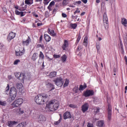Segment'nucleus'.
Returning a JSON list of instances; mask_svg holds the SVG:
<instances>
[{"instance_id": "nucleus-1", "label": "nucleus", "mask_w": 127, "mask_h": 127, "mask_svg": "<svg viewBox=\"0 0 127 127\" xmlns=\"http://www.w3.org/2000/svg\"><path fill=\"white\" fill-rule=\"evenodd\" d=\"M59 108V103L56 100H52L50 101L45 108V111L46 112H55L57 110H58Z\"/></svg>"}, {"instance_id": "nucleus-2", "label": "nucleus", "mask_w": 127, "mask_h": 127, "mask_svg": "<svg viewBox=\"0 0 127 127\" xmlns=\"http://www.w3.org/2000/svg\"><path fill=\"white\" fill-rule=\"evenodd\" d=\"M48 95L45 93L38 94L35 97V102L38 105H44L47 102Z\"/></svg>"}, {"instance_id": "nucleus-3", "label": "nucleus", "mask_w": 127, "mask_h": 127, "mask_svg": "<svg viewBox=\"0 0 127 127\" xmlns=\"http://www.w3.org/2000/svg\"><path fill=\"white\" fill-rule=\"evenodd\" d=\"M16 88H15V87L14 86L11 87L9 90L10 98L11 101H14V100H15V98H16Z\"/></svg>"}, {"instance_id": "nucleus-4", "label": "nucleus", "mask_w": 127, "mask_h": 127, "mask_svg": "<svg viewBox=\"0 0 127 127\" xmlns=\"http://www.w3.org/2000/svg\"><path fill=\"white\" fill-rule=\"evenodd\" d=\"M103 24L104 28L106 30L109 29V19H108V15H107V13H104L103 15Z\"/></svg>"}, {"instance_id": "nucleus-5", "label": "nucleus", "mask_w": 127, "mask_h": 127, "mask_svg": "<svg viewBox=\"0 0 127 127\" xmlns=\"http://www.w3.org/2000/svg\"><path fill=\"white\" fill-rule=\"evenodd\" d=\"M24 53H25L24 48H18L15 51V55L16 57H20V56L24 55Z\"/></svg>"}, {"instance_id": "nucleus-6", "label": "nucleus", "mask_w": 127, "mask_h": 127, "mask_svg": "<svg viewBox=\"0 0 127 127\" xmlns=\"http://www.w3.org/2000/svg\"><path fill=\"white\" fill-rule=\"evenodd\" d=\"M54 82L58 87H62L64 84V79L61 77H57L54 80Z\"/></svg>"}, {"instance_id": "nucleus-7", "label": "nucleus", "mask_w": 127, "mask_h": 127, "mask_svg": "<svg viewBox=\"0 0 127 127\" xmlns=\"http://www.w3.org/2000/svg\"><path fill=\"white\" fill-rule=\"evenodd\" d=\"M23 103V99L22 98H20L16 99L12 104V107L14 108H17V107H19L21 106Z\"/></svg>"}, {"instance_id": "nucleus-8", "label": "nucleus", "mask_w": 127, "mask_h": 127, "mask_svg": "<svg viewBox=\"0 0 127 127\" xmlns=\"http://www.w3.org/2000/svg\"><path fill=\"white\" fill-rule=\"evenodd\" d=\"M94 90H86L85 91L83 92V96L86 98L88 97H92V96H94Z\"/></svg>"}, {"instance_id": "nucleus-9", "label": "nucleus", "mask_w": 127, "mask_h": 127, "mask_svg": "<svg viewBox=\"0 0 127 127\" xmlns=\"http://www.w3.org/2000/svg\"><path fill=\"white\" fill-rule=\"evenodd\" d=\"M37 121L40 124H43V123L46 122V117L43 115H39L37 117Z\"/></svg>"}, {"instance_id": "nucleus-10", "label": "nucleus", "mask_w": 127, "mask_h": 127, "mask_svg": "<svg viewBox=\"0 0 127 127\" xmlns=\"http://www.w3.org/2000/svg\"><path fill=\"white\" fill-rule=\"evenodd\" d=\"M108 115L107 118L108 121H111L112 120V106L109 104L108 106Z\"/></svg>"}, {"instance_id": "nucleus-11", "label": "nucleus", "mask_w": 127, "mask_h": 127, "mask_svg": "<svg viewBox=\"0 0 127 127\" xmlns=\"http://www.w3.org/2000/svg\"><path fill=\"white\" fill-rule=\"evenodd\" d=\"M15 35L16 34L11 32L9 33V34L8 35L7 39L8 40V41H9V42H10V41L12 40V39H13V38H14V37H15Z\"/></svg>"}, {"instance_id": "nucleus-12", "label": "nucleus", "mask_w": 127, "mask_h": 127, "mask_svg": "<svg viewBox=\"0 0 127 127\" xmlns=\"http://www.w3.org/2000/svg\"><path fill=\"white\" fill-rule=\"evenodd\" d=\"M69 47V42L68 40H64V44L62 46V48L64 51L66 50V48H68Z\"/></svg>"}, {"instance_id": "nucleus-13", "label": "nucleus", "mask_w": 127, "mask_h": 127, "mask_svg": "<svg viewBox=\"0 0 127 127\" xmlns=\"http://www.w3.org/2000/svg\"><path fill=\"white\" fill-rule=\"evenodd\" d=\"M47 32L51 36H52L53 37H55L56 35H57V34L55 33V31L54 30L50 29V28H48L47 30Z\"/></svg>"}, {"instance_id": "nucleus-14", "label": "nucleus", "mask_w": 127, "mask_h": 127, "mask_svg": "<svg viewBox=\"0 0 127 127\" xmlns=\"http://www.w3.org/2000/svg\"><path fill=\"white\" fill-rule=\"evenodd\" d=\"M72 118V115L71 113L68 111H66L64 114V119L67 120V119H71Z\"/></svg>"}, {"instance_id": "nucleus-15", "label": "nucleus", "mask_w": 127, "mask_h": 127, "mask_svg": "<svg viewBox=\"0 0 127 127\" xmlns=\"http://www.w3.org/2000/svg\"><path fill=\"white\" fill-rule=\"evenodd\" d=\"M13 111L16 113V115H17L18 116L19 115H22L24 113V111L21 110V108L14 109Z\"/></svg>"}, {"instance_id": "nucleus-16", "label": "nucleus", "mask_w": 127, "mask_h": 127, "mask_svg": "<svg viewBox=\"0 0 127 127\" xmlns=\"http://www.w3.org/2000/svg\"><path fill=\"white\" fill-rule=\"evenodd\" d=\"M89 109V104L88 103L84 104L81 107V110L83 113H85L86 111H88Z\"/></svg>"}, {"instance_id": "nucleus-17", "label": "nucleus", "mask_w": 127, "mask_h": 127, "mask_svg": "<svg viewBox=\"0 0 127 127\" xmlns=\"http://www.w3.org/2000/svg\"><path fill=\"white\" fill-rule=\"evenodd\" d=\"M31 40L30 38L28 37L26 41L22 42L23 45L24 46H28V45H29V42H30Z\"/></svg>"}, {"instance_id": "nucleus-18", "label": "nucleus", "mask_w": 127, "mask_h": 127, "mask_svg": "<svg viewBox=\"0 0 127 127\" xmlns=\"http://www.w3.org/2000/svg\"><path fill=\"white\" fill-rule=\"evenodd\" d=\"M44 37L46 42H50V41H51V37H50V36H49L47 34H45L44 35Z\"/></svg>"}, {"instance_id": "nucleus-19", "label": "nucleus", "mask_w": 127, "mask_h": 127, "mask_svg": "<svg viewBox=\"0 0 127 127\" xmlns=\"http://www.w3.org/2000/svg\"><path fill=\"white\" fill-rule=\"evenodd\" d=\"M120 43L119 44V47L121 50V53L124 54L125 51L124 50V45L123 44V41L122 40L120 39Z\"/></svg>"}, {"instance_id": "nucleus-20", "label": "nucleus", "mask_w": 127, "mask_h": 127, "mask_svg": "<svg viewBox=\"0 0 127 127\" xmlns=\"http://www.w3.org/2000/svg\"><path fill=\"white\" fill-rule=\"evenodd\" d=\"M83 45H84V46H85V47H88V36H86L84 37V39L83 42Z\"/></svg>"}, {"instance_id": "nucleus-21", "label": "nucleus", "mask_w": 127, "mask_h": 127, "mask_svg": "<svg viewBox=\"0 0 127 127\" xmlns=\"http://www.w3.org/2000/svg\"><path fill=\"white\" fill-rule=\"evenodd\" d=\"M39 57V60L38 61V63H39L40 60H44V54H43V53L42 52H40Z\"/></svg>"}, {"instance_id": "nucleus-22", "label": "nucleus", "mask_w": 127, "mask_h": 127, "mask_svg": "<svg viewBox=\"0 0 127 127\" xmlns=\"http://www.w3.org/2000/svg\"><path fill=\"white\" fill-rule=\"evenodd\" d=\"M121 20V23L124 25V26L127 27V19L125 18H122Z\"/></svg>"}, {"instance_id": "nucleus-23", "label": "nucleus", "mask_w": 127, "mask_h": 127, "mask_svg": "<svg viewBox=\"0 0 127 127\" xmlns=\"http://www.w3.org/2000/svg\"><path fill=\"white\" fill-rule=\"evenodd\" d=\"M87 88V84L86 83H84V85H79V91H84L85 89Z\"/></svg>"}, {"instance_id": "nucleus-24", "label": "nucleus", "mask_w": 127, "mask_h": 127, "mask_svg": "<svg viewBox=\"0 0 127 127\" xmlns=\"http://www.w3.org/2000/svg\"><path fill=\"white\" fill-rule=\"evenodd\" d=\"M57 75V72L53 71L50 73V74H49V76L50 78H53L54 77H56Z\"/></svg>"}, {"instance_id": "nucleus-25", "label": "nucleus", "mask_w": 127, "mask_h": 127, "mask_svg": "<svg viewBox=\"0 0 127 127\" xmlns=\"http://www.w3.org/2000/svg\"><path fill=\"white\" fill-rule=\"evenodd\" d=\"M104 121L101 120L97 122L96 125L97 126V127H103V126H104Z\"/></svg>"}, {"instance_id": "nucleus-26", "label": "nucleus", "mask_w": 127, "mask_h": 127, "mask_svg": "<svg viewBox=\"0 0 127 127\" xmlns=\"http://www.w3.org/2000/svg\"><path fill=\"white\" fill-rule=\"evenodd\" d=\"M25 3L28 5H31L33 3V0H25Z\"/></svg>"}, {"instance_id": "nucleus-27", "label": "nucleus", "mask_w": 127, "mask_h": 127, "mask_svg": "<svg viewBox=\"0 0 127 127\" xmlns=\"http://www.w3.org/2000/svg\"><path fill=\"white\" fill-rule=\"evenodd\" d=\"M16 124V122L15 121H9L8 122V126L9 127H13L14 125Z\"/></svg>"}, {"instance_id": "nucleus-28", "label": "nucleus", "mask_w": 127, "mask_h": 127, "mask_svg": "<svg viewBox=\"0 0 127 127\" xmlns=\"http://www.w3.org/2000/svg\"><path fill=\"white\" fill-rule=\"evenodd\" d=\"M61 60L62 63H65V62H66V60H67V56L66 55H64L63 56H62Z\"/></svg>"}, {"instance_id": "nucleus-29", "label": "nucleus", "mask_w": 127, "mask_h": 127, "mask_svg": "<svg viewBox=\"0 0 127 127\" xmlns=\"http://www.w3.org/2000/svg\"><path fill=\"white\" fill-rule=\"evenodd\" d=\"M55 5V2L54 1H51L49 4V6H48V9H49V10H51V8L52 7V6H53V5Z\"/></svg>"}, {"instance_id": "nucleus-30", "label": "nucleus", "mask_w": 127, "mask_h": 127, "mask_svg": "<svg viewBox=\"0 0 127 127\" xmlns=\"http://www.w3.org/2000/svg\"><path fill=\"white\" fill-rule=\"evenodd\" d=\"M37 53H34L32 56V60L35 61L38 58Z\"/></svg>"}, {"instance_id": "nucleus-31", "label": "nucleus", "mask_w": 127, "mask_h": 127, "mask_svg": "<svg viewBox=\"0 0 127 127\" xmlns=\"http://www.w3.org/2000/svg\"><path fill=\"white\" fill-rule=\"evenodd\" d=\"M15 76L16 78H17V79H19L20 76H23V73L15 72Z\"/></svg>"}, {"instance_id": "nucleus-32", "label": "nucleus", "mask_w": 127, "mask_h": 127, "mask_svg": "<svg viewBox=\"0 0 127 127\" xmlns=\"http://www.w3.org/2000/svg\"><path fill=\"white\" fill-rule=\"evenodd\" d=\"M80 40H81V35L79 33L78 35V37L75 42V44L76 45H77V44H78V43H79V42H80Z\"/></svg>"}, {"instance_id": "nucleus-33", "label": "nucleus", "mask_w": 127, "mask_h": 127, "mask_svg": "<svg viewBox=\"0 0 127 127\" xmlns=\"http://www.w3.org/2000/svg\"><path fill=\"white\" fill-rule=\"evenodd\" d=\"M16 87L19 90H20L23 87V85H22V83H17L16 84Z\"/></svg>"}, {"instance_id": "nucleus-34", "label": "nucleus", "mask_w": 127, "mask_h": 127, "mask_svg": "<svg viewBox=\"0 0 127 127\" xmlns=\"http://www.w3.org/2000/svg\"><path fill=\"white\" fill-rule=\"evenodd\" d=\"M69 85V79H66L65 83L64 84V87L65 88V87H67Z\"/></svg>"}, {"instance_id": "nucleus-35", "label": "nucleus", "mask_w": 127, "mask_h": 127, "mask_svg": "<svg viewBox=\"0 0 127 127\" xmlns=\"http://www.w3.org/2000/svg\"><path fill=\"white\" fill-rule=\"evenodd\" d=\"M27 6V5H26L24 7H19V10H20V11H23L24 10H26Z\"/></svg>"}, {"instance_id": "nucleus-36", "label": "nucleus", "mask_w": 127, "mask_h": 127, "mask_svg": "<svg viewBox=\"0 0 127 127\" xmlns=\"http://www.w3.org/2000/svg\"><path fill=\"white\" fill-rule=\"evenodd\" d=\"M48 85L50 88H51L50 91H52V90H54V89H55V87L54 86V85H53V84L48 83Z\"/></svg>"}, {"instance_id": "nucleus-37", "label": "nucleus", "mask_w": 127, "mask_h": 127, "mask_svg": "<svg viewBox=\"0 0 127 127\" xmlns=\"http://www.w3.org/2000/svg\"><path fill=\"white\" fill-rule=\"evenodd\" d=\"M68 107H69V108H71V109H76V108H77V106L73 104H69Z\"/></svg>"}, {"instance_id": "nucleus-38", "label": "nucleus", "mask_w": 127, "mask_h": 127, "mask_svg": "<svg viewBox=\"0 0 127 127\" xmlns=\"http://www.w3.org/2000/svg\"><path fill=\"white\" fill-rule=\"evenodd\" d=\"M78 91H79V87H78V86L74 87V88H73V92L76 94L78 93Z\"/></svg>"}, {"instance_id": "nucleus-39", "label": "nucleus", "mask_w": 127, "mask_h": 127, "mask_svg": "<svg viewBox=\"0 0 127 127\" xmlns=\"http://www.w3.org/2000/svg\"><path fill=\"white\" fill-rule=\"evenodd\" d=\"M83 49V46L81 45H79L77 48V51H80Z\"/></svg>"}, {"instance_id": "nucleus-40", "label": "nucleus", "mask_w": 127, "mask_h": 127, "mask_svg": "<svg viewBox=\"0 0 127 127\" xmlns=\"http://www.w3.org/2000/svg\"><path fill=\"white\" fill-rule=\"evenodd\" d=\"M70 26L73 28V29H76V28L77 27V24L75 23H71L70 24Z\"/></svg>"}, {"instance_id": "nucleus-41", "label": "nucleus", "mask_w": 127, "mask_h": 127, "mask_svg": "<svg viewBox=\"0 0 127 127\" xmlns=\"http://www.w3.org/2000/svg\"><path fill=\"white\" fill-rule=\"evenodd\" d=\"M96 46L97 51H99V50H100V48H101V45L100 44V43H96Z\"/></svg>"}, {"instance_id": "nucleus-42", "label": "nucleus", "mask_w": 127, "mask_h": 127, "mask_svg": "<svg viewBox=\"0 0 127 127\" xmlns=\"http://www.w3.org/2000/svg\"><path fill=\"white\" fill-rule=\"evenodd\" d=\"M0 106H6V101H1L0 100Z\"/></svg>"}, {"instance_id": "nucleus-43", "label": "nucleus", "mask_w": 127, "mask_h": 127, "mask_svg": "<svg viewBox=\"0 0 127 127\" xmlns=\"http://www.w3.org/2000/svg\"><path fill=\"white\" fill-rule=\"evenodd\" d=\"M94 112L96 114H98V113H100V107H96L94 109Z\"/></svg>"}, {"instance_id": "nucleus-44", "label": "nucleus", "mask_w": 127, "mask_h": 127, "mask_svg": "<svg viewBox=\"0 0 127 127\" xmlns=\"http://www.w3.org/2000/svg\"><path fill=\"white\" fill-rule=\"evenodd\" d=\"M9 91V84H7L6 87L5 89V92L8 93V92Z\"/></svg>"}, {"instance_id": "nucleus-45", "label": "nucleus", "mask_w": 127, "mask_h": 127, "mask_svg": "<svg viewBox=\"0 0 127 127\" xmlns=\"http://www.w3.org/2000/svg\"><path fill=\"white\" fill-rule=\"evenodd\" d=\"M25 79V74L23 73V76H20L19 80H24Z\"/></svg>"}, {"instance_id": "nucleus-46", "label": "nucleus", "mask_w": 127, "mask_h": 127, "mask_svg": "<svg viewBox=\"0 0 127 127\" xmlns=\"http://www.w3.org/2000/svg\"><path fill=\"white\" fill-rule=\"evenodd\" d=\"M41 48L42 49H44V45L38 44L37 45V48Z\"/></svg>"}, {"instance_id": "nucleus-47", "label": "nucleus", "mask_w": 127, "mask_h": 127, "mask_svg": "<svg viewBox=\"0 0 127 127\" xmlns=\"http://www.w3.org/2000/svg\"><path fill=\"white\" fill-rule=\"evenodd\" d=\"M19 62H20V60H16L14 62V65H17V64H18V63H19Z\"/></svg>"}, {"instance_id": "nucleus-48", "label": "nucleus", "mask_w": 127, "mask_h": 127, "mask_svg": "<svg viewBox=\"0 0 127 127\" xmlns=\"http://www.w3.org/2000/svg\"><path fill=\"white\" fill-rule=\"evenodd\" d=\"M61 121L62 120H60V119L59 120V121H57V122H55L54 123V124L56 125V126H58V125H59V124H60V123H61Z\"/></svg>"}, {"instance_id": "nucleus-49", "label": "nucleus", "mask_w": 127, "mask_h": 127, "mask_svg": "<svg viewBox=\"0 0 127 127\" xmlns=\"http://www.w3.org/2000/svg\"><path fill=\"white\" fill-rule=\"evenodd\" d=\"M81 0H78L75 1L74 3H73V4H74V5H77V4H81Z\"/></svg>"}, {"instance_id": "nucleus-50", "label": "nucleus", "mask_w": 127, "mask_h": 127, "mask_svg": "<svg viewBox=\"0 0 127 127\" xmlns=\"http://www.w3.org/2000/svg\"><path fill=\"white\" fill-rule=\"evenodd\" d=\"M21 12H19V11L17 10H15V13L16 15H20V13Z\"/></svg>"}, {"instance_id": "nucleus-51", "label": "nucleus", "mask_w": 127, "mask_h": 127, "mask_svg": "<svg viewBox=\"0 0 127 127\" xmlns=\"http://www.w3.org/2000/svg\"><path fill=\"white\" fill-rule=\"evenodd\" d=\"M87 127H94V125L93 124H91L90 123H87Z\"/></svg>"}, {"instance_id": "nucleus-52", "label": "nucleus", "mask_w": 127, "mask_h": 127, "mask_svg": "<svg viewBox=\"0 0 127 127\" xmlns=\"http://www.w3.org/2000/svg\"><path fill=\"white\" fill-rule=\"evenodd\" d=\"M43 3L44 4H45V5H46L48 4V3H49V1H48V0H44Z\"/></svg>"}, {"instance_id": "nucleus-53", "label": "nucleus", "mask_w": 127, "mask_h": 127, "mask_svg": "<svg viewBox=\"0 0 127 127\" xmlns=\"http://www.w3.org/2000/svg\"><path fill=\"white\" fill-rule=\"evenodd\" d=\"M53 57L54 58H56V59H57V58H60L61 56L60 55H53Z\"/></svg>"}, {"instance_id": "nucleus-54", "label": "nucleus", "mask_w": 127, "mask_h": 127, "mask_svg": "<svg viewBox=\"0 0 127 127\" xmlns=\"http://www.w3.org/2000/svg\"><path fill=\"white\" fill-rule=\"evenodd\" d=\"M79 12H80V10L77 8V9L74 12V14H76V13H79Z\"/></svg>"}, {"instance_id": "nucleus-55", "label": "nucleus", "mask_w": 127, "mask_h": 127, "mask_svg": "<svg viewBox=\"0 0 127 127\" xmlns=\"http://www.w3.org/2000/svg\"><path fill=\"white\" fill-rule=\"evenodd\" d=\"M62 15L63 17H64V18L67 17V14H66L64 13H62Z\"/></svg>"}, {"instance_id": "nucleus-56", "label": "nucleus", "mask_w": 127, "mask_h": 127, "mask_svg": "<svg viewBox=\"0 0 127 127\" xmlns=\"http://www.w3.org/2000/svg\"><path fill=\"white\" fill-rule=\"evenodd\" d=\"M37 26H41L42 25H43V23L42 22L41 23H38L37 24Z\"/></svg>"}, {"instance_id": "nucleus-57", "label": "nucleus", "mask_w": 127, "mask_h": 127, "mask_svg": "<svg viewBox=\"0 0 127 127\" xmlns=\"http://www.w3.org/2000/svg\"><path fill=\"white\" fill-rule=\"evenodd\" d=\"M125 41L126 44H127V34H126V35L125 36Z\"/></svg>"}, {"instance_id": "nucleus-58", "label": "nucleus", "mask_w": 127, "mask_h": 127, "mask_svg": "<svg viewBox=\"0 0 127 127\" xmlns=\"http://www.w3.org/2000/svg\"><path fill=\"white\" fill-rule=\"evenodd\" d=\"M14 7L16 8V9H18V10H19V7L18 6V5H14Z\"/></svg>"}, {"instance_id": "nucleus-59", "label": "nucleus", "mask_w": 127, "mask_h": 127, "mask_svg": "<svg viewBox=\"0 0 127 127\" xmlns=\"http://www.w3.org/2000/svg\"><path fill=\"white\" fill-rule=\"evenodd\" d=\"M45 15H46V17H49V13H48V12H46Z\"/></svg>"}, {"instance_id": "nucleus-60", "label": "nucleus", "mask_w": 127, "mask_h": 127, "mask_svg": "<svg viewBox=\"0 0 127 127\" xmlns=\"http://www.w3.org/2000/svg\"><path fill=\"white\" fill-rule=\"evenodd\" d=\"M3 10L4 11V12H7V9H6V8L5 7H3Z\"/></svg>"}, {"instance_id": "nucleus-61", "label": "nucleus", "mask_w": 127, "mask_h": 127, "mask_svg": "<svg viewBox=\"0 0 127 127\" xmlns=\"http://www.w3.org/2000/svg\"><path fill=\"white\" fill-rule=\"evenodd\" d=\"M81 1H82L83 3H87V2H88V0H81Z\"/></svg>"}, {"instance_id": "nucleus-62", "label": "nucleus", "mask_w": 127, "mask_h": 127, "mask_svg": "<svg viewBox=\"0 0 127 127\" xmlns=\"http://www.w3.org/2000/svg\"><path fill=\"white\" fill-rule=\"evenodd\" d=\"M42 38H43V36L41 35V36L40 37V39H39L40 42H42Z\"/></svg>"}, {"instance_id": "nucleus-63", "label": "nucleus", "mask_w": 127, "mask_h": 127, "mask_svg": "<svg viewBox=\"0 0 127 127\" xmlns=\"http://www.w3.org/2000/svg\"><path fill=\"white\" fill-rule=\"evenodd\" d=\"M8 79L9 80H11V79H12V76H11V75H8Z\"/></svg>"}, {"instance_id": "nucleus-64", "label": "nucleus", "mask_w": 127, "mask_h": 127, "mask_svg": "<svg viewBox=\"0 0 127 127\" xmlns=\"http://www.w3.org/2000/svg\"><path fill=\"white\" fill-rule=\"evenodd\" d=\"M16 127H23V126L22 124H18Z\"/></svg>"}]
</instances>
